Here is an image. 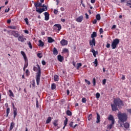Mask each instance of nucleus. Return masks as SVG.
Instances as JSON below:
<instances>
[{
    "label": "nucleus",
    "mask_w": 131,
    "mask_h": 131,
    "mask_svg": "<svg viewBox=\"0 0 131 131\" xmlns=\"http://www.w3.org/2000/svg\"><path fill=\"white\" fill-rule=\"evenodd\" d=\"M34 6L36 8V10H39L38 9V7H42V3H34Z\"/></svg>",
    "instance_id": "13"
},
{
    "label": "nucleus",
    "mask_w": 131,
    "mask_h": 131,
    "mask_svg": "<svg viewBox=\"0 0 131 131\" xmlns=\"http://www.w3.org/2000/svg\"><path fill=\"white\" fill-rule=\"evenodd\" d=\"M28 45L29 46L30 49H32V45L31 44V42L30 41L28 42Z\"/></svg>",
    "instance_id": "41"
},
{
    "label": "nucleus",
    "mask_w": 131,
    "mask_h": 131,
    "mask_svg": "<svg viewBox=\"0 0 131 131\" xmlns=\"http://www.w3.org/2000/svg\"><path fill=\"white\" fill-rule=\"evenodd\" d=\"M118 123L121 127H123V123L126 122L127 120V115L125 113H121L119 112L118 114Z\"/></svg>",
    "instance_id": "2"
},
{
    "label": "nucleus",
    "mask_w": 131,
    "mask_h": 131,
    "mask_svg": "<svg viewBox=\"0 0 131 131\" xmlns=\"http://www.w3.org/2000/svg\"><path fill=\"white\" fill-rule=\"evenodd\" d=\"M9 11H10V8H9L8 9V10L6 9L5 11V13H8V12H9Z\"/></svg>",
    "instance_id": "61"
},
{
    "label": "nucleus",
    "mask_w": 131,
    "mask_h": 131,
    "mask_svg": "<svg viewBox=\"0 0 131 131\" xmlns=\"http://www.w3.org/2000/svg\"><path fill=\"white\" fill-rule=\"evenodd\" d=\"M100 93H97L96 94V97L97 99H99V98H100Z\"/></svg>",
    "instance_id": "43"
},
{
    "label": "nucleus",
    "mask_w": 131,
    "mask_h": 131,
    "mask_svg": "<svg viewBox=\"0 0 131 131\" xmlns=\"http://www.w3.org/2000/svg\"><path fill=\"white\" fill-rule=\"evenodd\" d=\"M50 121H52V118L51 117H49L46 120V123L49 124Z\"/></svg>",
    "instance_id": "30"
},
{
    "label": "nucleus",
    "mask_w": 131,
    "mask_h": 131,
    "mask_svg": "<svg viewBox=\"0 0 131 131\" xmlns=\"http://www.w3.org/2000/svg\"><path fill=\"white\" fill-rule=\"evenodd\" d=\"M70 126H71V127H73V122H71L70 123Z\"/></svg>",
    "instance_id": "60"
},
{
    "label": "nucleus",
    "mask_w": 131,
    "mask_h": 131,
    "mask_svg": "<svg viewBox=\"0 0 131 131\" xmlns=\"http://www.w3.org/2000/svg\"><path fill=\"white\" fill-rule=\"evenodd\" d=\"M124 106L123 101L121 100L120 98H117L114 99V104H111V107L113 111H117L119 108H121V106Z\"/></svg>",
    "instance_id": "1"
},
{
    "label": "nucleus",
    "mask_w": 131,
    "mask_h": 131,
    "mask_svg": "<svg viewBox=\"0 0 131 131\" xmlns=\"http://www.w3.org/2000/svg\"><path fill=\"white\" fill-rule=\"evenodd\" d=\"M82 20H83V16L82 15L79 16L76 19V22H78L79 23H81V22H82Z\"/></svg>",
    "instance_id": "9"
},
{
    "label": "nucleus",
    "mask_w": 131,
    "mask_h": 131,
    "mask_svg": "<svg viewBox=\"0 0 131 131\" xmlns=\"http://www.w3.org/2000/svg\"><path fill=\"white\" fill-rule=\"evenodd\" d=\"M9 28H10V29H16L17 27L15 26H10Z\"/></svg>",
    "instance_id": "49"
},
{
    "label": "nucleus",
    "mask_w": 131,
    "mask_h": 131,
    "mask_svg": "<svg viewBox=\"0 0 131 131\" xmlns=\"http://www.w3.org/2000/svg\"><path fill=\"white\" fill-rule=\"evenodd\" d=\"M126 6H129V8H131V0H129L127 2Z\"/></svg>",
    "instance_id": "38"
},
{
    "label": "nucleus",
    "mask_w": 131,
    "mask_h": 131,
    "mask_svg": "<svg viewBox=\"0 0 131 131\" xmlns=\"http://www.w3.org/2000/svg\"><path fill=\"white\" fill-rule=\"evenodd\" d=\"M38 42V47H43V46H45V43H43V42H42L41 40H39Z\"/></svg>",
    "instance_id": "21"
},
{
    "label": "nucleus",
    "mask_w": 131,
    "mask_h": 131,
    "mask_svg": "<svg viewBox=\"0 0 131 131\" xmlns=\"http://www.w3.org/2000/svg\"><path fill=\"white\" fill-rule=\"evenodd\" d=\"M41 63L42 65H46V61L45 60H42Z\"/></svg>",
    "instance_id": "63"
},
{
    "label": "nucleus",
    "mask_w": 131,
    "mask_h": 131,
    "mask_svg": "<svg viewBox=\"0 0 131 131\" xmlns=\"http://www.w3.org/2000/svg\"><path fill=\"white\" fill-rule=\"evenodd\" d=\"M53 125L54 126H58V120H55L53 122Z\"/></svg>",
    "instance_id": "33"
},
{
    "label": "nucleus",
    "mask_w": 131,
    "mask_h": 131,
    "mask_svg": "<svg viewBox=\"0 0 131 131\" xmlns=\"http://www.w3.org/2000/svg\"><path fill=\"white\" fill-rule=\"evenodd\" d=\"M99 32L100 34H102V33H103V32H104V31L103 30L102 28H100L99 30Z\"/></svg>",
    "instance_id": "51"
},
{
    "label": "nucleus",
    "mask_w": 131,
    "mask_h": 131,
    "mask_svg": "<svg viewBox=\"0 0 131 131\" xmlns=\"http://www.w3.org/2000/svg\"><path fill=\"white\" fill-rule=\"evenodd\" d=\"M119 39L116 38L113 40V41L112 43V48L113 50L115 49V48L117 47V45L119 43Z\"/></svg>",
    "instance_id": "4"
},
{
    "label": "nucleus",
    "mask_w": 131,
    "mask_h": 131,
    "mask_svg": "<svg viewBox=\"0 0 131 131\" xmlns=\"http://www.w3.org/2000/svg\"><path fill=\"white\" fill-rule=\"evenodd\" d=\"M91 52L93 53L94 57L96 58V55H98V51H95V49H91Z\"/></svg>",
    "instance_id": "15"
},
{
    "label": "nucleus",
    "mask_w": 131,
    "mask_h": 131,
    "mask_svg": "<svg viewBox=\"0 0 131 131\" xmlns=\"http://www.w3.org/2000/svg\"><path fill=\"white\" fill-rule=\"evenodd\" d=\"M73 65L74 67H76V63L75 61H73Z\"/></svg>",
    "instance_id": "62"
},
{
    "label": "nucleus",
    "mask_w": 131,
    "mask_h": 131,
    "mask_svg": "<svg viewBox=\"0 0 131 131\" xmlns=\"http://www.w3.org/2000/svg\"><path fill=\"white\" fill-rule=\"evenodd\" d=\"M114 124H112H112H110V125H107V129H109V130H110V129H111L112 128V127L113 126V125H114Z\"/></svg>",
    "instance_id": "29"
},
{
    "label": "nucleus",
    "mask_w": 131,
    "mask_h": 131,
    "mask_svg": "<svg viewBox=\"0 0 131 131\" xmlns=\"http://www.w3.org/2000/svg\"><path fill=\"white\" fill-rule=\"evenodd\" d=\"M37 68L34 67L33 68V70L34 71H37L38 72L36 73V83L37 85H39V82L40 81V76L41 75V71L40 70V67H39V65L37 64Z\"/></svg>",
    "instance_id": "3"
},
{
    "label": "nucleus",
    "mask_w": 131,
    "mask_h": 131,
    "mask_svg": "<svg viewBox=\"0 0 131 131\" xmlns=\"http://www.w3.org/2000/svg\"><path fill=\"white\" fill-rule=\"evenodd\" d=\"M6 113H7L6 117H8V116H9V114L10 113V108L8 107L7 108Z\"/></svg>",
    "instance_id": "34"
},
{
    "label": "nucleus",
    "mask_w": 131,
    "mask_h": 131,
    "mask_svg": "<svg viewBox=\"0 0 131 131\" xmlns=\"http://www.w3.org/2000/svg\"><path fill=\"white\" fill-rule=\"evenodd\" d=\"M24 20L25 21L26 24L27 25H28V24L29 23V22H28V18H26L24 19Z\"/></svg>",
    "instance_id": "47"
},
{
    "label": "nucleus",
    "mask_w": 131,
    "mask_h": 131,
    "mask_svg": "<svg viewBox=\"0 0 131 131\" xmlns=\"http://www.w3.org/2000/svg\"><path fill=\"white\" fill-rule=\"evenodd\" d=\"M32 82V88H35V80H33Z\"/></svg>",
    "instance_id": "40"
},
{
    "label": "nucleus",
    "mask_w": 131,
    "mask_h": 131,
    "mask_svg": "<svg viewBox=\"0 0 131 131\" xmlns=\"http://www.w3.org/2000/svg\"><path fill=\"white\" fill-rule=\"evenodd\" d=\"M89 43H90V46H93V45L94 46H96V40H95V38L92 39V40L90 41Z\"/></svg>",
    "instance_id": "14"
},
{
    "label": "nucleus",
    "mask_w": 131,
    "mask_h": 131,
    "mask_svg": "<svg viewBox=\"0 0 131 131\" xmlns=\"http://www.w3.org/2000/svg\"><path fill=\"white\" fill-rule=\"evenodd\" d=\"M57 28V30L58 31H60V30H61V29H62V27L61 26V25H60V24H55L54 26L53 29H54V30H56Z\"/></svg>",
    "instance_id": "6"
},
{
    "label": "nucleus",
    "mask_w": 131,
    "mask_h": 131,
    "mask_svg": "<svg viewBox=\"0 0 131 131\" xmlns=\"http://www.w3.org/2000/svg\"><path fill=\"white\" fill-rule=\"evenodd\" d=\"M94 24H96L97 23V19H94L93 21Z\"/></svg>",
    "instance_id": "64"
},
{
    "label": "nucleus",
    "mask_w": 131,
    "mask_h": 131,
    "mask_svg": "<svg viewBox=\"0 0 131 131\" xmlns=\"http://www.w3.org/2000/svg\"><path fill=\"white\" fill-rule=\"evenodd\" d=\"M93 63H94L95 67H97L98 66V59L96 58Z\"/></svg>",
    "instance_id": "35"
},
{
    "label": "nucleus",
    "mask_w": 131,
    "mask_h": 131,
    "mask_svg": "<svg viewBox=\"0 0 131 131\" xmlns=\"http://www.w3.org/2000/svg\"><path fill=\"white\" fill-rule=\"evenodd\" d=\"M56 89V84L53 83L51 85V90H55Z\"/></svg>",
    "instance_id": "39"
},
{
    "label": "nucleus",
    "mask_w": 131,
    "mask_h": 131,
    "mask_svg": "<svg viewBox=\"0 0 131 131\" xmlns=\"http://www.w3.org/2000/svg\"><path fill=\"white\" fill-rule=\"evenodd\" d=\"M40 55H41V53H37V56L38 58L41 59V58H42V56H40Z\"/></svg>",
    "instance_id": "48"
},
{
    "label": "nucleus",
    "mask_w": 131,
    "mask_h": 131,
    "mask_svg": "<svg viewBox=\"0 0 131 131\" xmlns=\"http://www.w3.org/2000/svg\"><path fill=\"white\" fill-rule=\"evenodd\" d=\"M28 67V60H27L25 61V65L23 68L24 71H25V69H26V68H27Z\"/></svg>",
    "instance_id": "19"
},
{
    "label": "nucleus",
    "mask_w": 131,
    "mask_h": 131,
    "mask_svg": "<svg viewBox=\"0 0 131 131\" xmlns=\"http://www.w3.org/2000/svg\"><path fill=\"white\" fill-rule=\"evenodd\" d=\"M81 66H82V64H81V63H78L76 65V69L78 70L79 69V68L81 67Z\"/></svg>",
    "instance_id": "32"
},
{
    "label": "nucleus",
    "mask_w": 131,
    "mask_h": 131,
    "mask_svg": "<svg viewBox=\"0 0 131 131\" xmlns=\"http://www.w3.org/2000/svg\"><path fill=\"white\" fill-rule=\"evenodd\" d=\"M24 32H25V33H26L27 34H28L29 33V31H28V30H25Z\"/></svg>",
    "instance_id": "58"
},
{
    "label": "nucleus",
    "mask_w": 131,
    "mask_h": 131,
    "mask_svg": "<svg viewBox=\"0 0 131 131\" xmlns=\"http://www.w3.org/2000/svg\"><path fill=\"white\" fill-rule=\"evenodd\" d=\"M10 34L11 35H13L14 37H18L19 34V32L18 31H9Z\"/></svg>",
    "instance_id": "5"
},
{
    "label": "nucleus",
    "mask_w": 131,
    "mask_h": 131,
    "mask_svg": "<svg viewBox=\"0 0 131 131\" xmlns=\"http://www.w3.org/2000/svg\"><path fill=\"white\" fill-rule=\"evenodd\" d=\"M100 115H99L98 113H97V121L96 123H99L100 122Z\"/></svg>",
    "instance_id": "26"
},
{
    "label": "nucleus",
    "mask_w": 131,
    "mask_h": 131,
    "mask_svg": "<svg viewBox=\"0 0 131 131\" xmlns=\"http://www.w3.org/2000/svg\"><path fill=\"white\" fill-rule=\"evenodd\" d=\"M18 40L21 41V42H24L26 40V38H24V35L19 36L18 37Z\"/></svg>",
    "instance_id": "7"
},
{
    "label": "nucleus",
    "mask_w": 131,
    "mask_h": 131,
    "mask_svg": "<svg viewBox=\"0 0 131 131\" xmlns=\"http://www.w3.org/2000/svg\"><path fill=\"white\" fill-rule=\"evenodd\" d=\"M36 108H39V106H38V100L37 99H36Z\"/></svg>",
    "instance_id": "52"
},
{
    "label": "nucleus",
    "mask_w": 131,
    "mask_h": 131,
    "mask_svg": "<svg viewBox=\"0 0 131 131\" xmlns=\"http://www.w3.org/2000/svg\"><path fill=\"white\" fill-rule=\"evenodd\" d=\"M55 41V40L53 39L51 37H48V42L50 43H52V42H54Z\"/></svg>",
    "instance_id": "20"
},
{
    "label": "nucleus",
    "mask_w": 131,
    "mask_h": 131,
    "mask_svg": "<svg viewBox=\"0 0 131 131\" xmlns=\"http://www.w3.org/2000/svg\"><path fill=\"white\" fill-rule=\"evenodd\" d=\"M26 73L27 75H29V70H26Z\"/></svg>",
    "instance_id": "59"
},
{
    "label": "nucleus",
    "mask_w": 131,
    "mask_h": 131,
    "mask_svg": "<svg viewBox=\"0 0 131 131\" xmlns=\"http://www.w3.org/2000/svg\"><path fill=\"white\" fill-rule=\"evenodd\" d=\"M63 52H64L65 53H68V49H66V48H64L63 49Z\"/></svg>",
    "instance_id": "57"
},
{
    "label": "nucleus",
    "mask_w": 131,
    "mask_h": 131,
    "mask_svg": "<svg viewBox=\"0 0 131 131\" xmlns=\"http://www.w3.org/2000/svg\"><path fill=\"white\" fill-rule=\"evenodd\" d=\"M86 19H89L90 17H89V15L88 13H85Z\"/></svg>",
    "instance_id": "55"
},
{
    "label": "nucleus",
    "mask_w": 131,
    "mask_h": 131,
    "mask_svg": "<svg viewBox=\"0 0 131 131\" xmlns=\"http://www.w3.org/2000/svg\"><path fill=\"white\" fill-rule=\"evenodd\" d=\"M66 114L67 115H68V116H71L72 115V113L70 111L68 110L66 112Z\"/></svg>",
    "instance_id": "31"
},
{
    "label": "nucleus",
    "mask_w": 131,
    "mask_h": 131,
    "mask_svg": "<svg viewBox=\"0 0 131 131\" xmlns=\"http://www.w3.org/2000/svg\"><path fill=\"white\" fill-rule=\"evenodd\" d=\"M102 84H106V79H104L102 80Z\"/></svg>",
    "instance_id": "53"
},
{
    "label": "nucleus",
    "mask_w": 131,
    "mask_h": 131,
    "mask_svg": "<svg viewBox=\"0 0 131 131\" xmlns=\"http://www.w3.org/2000/svg\"><path fill=\"white\" fill-rule=\"evenodd\" d=\"M9 97H13V98H14V97H15L14 95V93H13L12 90H9Z\"/></svg>",
    "instance_id": "25"
},
{
    "label": "nucleus",
    "mask_w": 131,
    "mask_h": 131,
    "mask_svg": "<svg viewBox=\"0 0 131 131\" xmlns=\"http://www.w3.org/2000/svg\"><path fill=\"white\" fill-rule=\"evenodd\" d=\"M92 117H93V115H89V116H88V120L90 121L92 119Z\"/></svg>",
    "instance_id": "45"
},
{
    "label": "nucleus",
    "mask_w": 131,
    "mask_h": 131,
    "mask_svg": "<svg viewBox=\"0 0 131 131\" xmlns=\"http://www.w3.org/2000/svg\"><path fill=\"white\" fill-rule=\"evenodd\" d=\"M60 43L62 46H67V45H68V41L63 39L60 41Z\"/></svg>",
    "instance_id": "12"
},
{
    "label": "nucleus",
    "mask_w": 131,
    "mask_h": 131,
    "mask_svg": "<svg viewBox=\"0 0 131 131\" xmlns=\"http://www.w3.org/2000/svg\"><path fill=\"white\" fill-rule=\"evenodd\" d=\"M93 85L95 86L96 85V78H94L93 79Z\"/></svg>",
    "instance_id": "46"
},
{
    "label": "nucleus",
    "mask_w": 131,
    "mask_h": 131,
    "mask_svg": "<svg viewBox=\"0 0 131 131\" xmlns=\"http://www.w3.org/2000/svg\"><path fill=\"white\" fill-rule=\"evenodd\" d=\"M13 114H14V119H15V118H16V115H17V108L14 107Z\"/></svg>",
    "instance_id": "22"
},
{
    "label": "nucleus",
    "mask_w": 131,
    "mask_h": 131,
    "mask_svg": "<svg viewBox=\"0 0 131 131\" xmlns=\"http://www.w3.org/2000/svg\"><path fill=\"white\" fill-rule=\"evenodd\" d=\"M82 103H86V98L83 97L82 98Z\"/></svg>",
    "instance_id": "42"
},
{
    "label": "nucleus",
    "mask_w": 131,
    "mask_h": 131,
    "mask_svg": "<svg viewBox=\"0 0 131 131\" xmlns=\"http://www.w3.org/2000/svg\"><path fill=\"white\" fill-rule=\"evenodd\" d=\"M44 15L45 16V20H46V21L49 20L50 19V14H49V12H45Z\"/></svg>",
    "instance_id": "10"
},
{
    "label": "nucleus",
    "mask_w": 131,
    "mask_h": 131,
    "mask_svg": "<svg viewBox=\"0 0 131 131\" xmlns=\"http://www.w3.org/2000/svg\"><path fill=\"white\" fill-rule=\"evenodd\" d=\"M15 126V123L14 122H11L10 124V126L9 128V130L11 131L13 128H14V127Z\"/></svg>",
    "instance_id": "23"
},
{
    "label": "nucleus",
    "mask_w": 131,
    "mask_h": 131,
    "mask_svg": "<svg viewBox=\"0 0 131 131\" xmlns=\"http://www.w3.org/2000/svg\"><path fill=\"white\" fill-rule=\"evenodd\" d=\"M54 13L55 15H57V14H58V10H57L56 9H54Z\"/></svg>",
    "instance_id": "54"
},
{
    "label": "nucleus",
    "mask_w": 131,
    "mask_h": 131,
    "mask_svg": "<svg viewBox=\"0 0 131 131\" xmlns=\"http://www.w3.org/2000/svg\"><path fill=\"white\" fill-rule=\"evenodd\" d=\"M85 82L86 83H87V84H88L89 85H90V84H91V82L89 80H88L87 79H85Z\"/></svg>",
    "instance_id": "44"
},
{
    "label": "nucleus",
    "mask_w": 131,
    "mask_h": 131,
    "mask_svg": "<svg viewBox=\"0 0 131 131\" xmlns=\"http://www.w3.org/2000/svg\"><path fill=\"white\" fill-rule=\"evenodd\" d=\"M58 50H57V48H54L53 49V54L54 55H58Z\"/></svg>",
    "instance_id": "28"
},
{
    "label": "nucleus",
    "mask_w": 131,
    "mask_h": 131,
    "mask_svg": "<svg viewBox=\"0 0 131 131\" xmlns=\"http://www.w3.org/2000/svg\"><path fill=\"white\" fill-rule=\"evenodd\" d=\"M110 46H111L110 43H107L106 44V47L107 49H109V48H110Z\"/></svg>",
    "instance_id": "56"
},
{
    "label": "nucleus",
    "mask_w": 131,
    "mask_h": 131,
    "mask_svg": "<svg viewBox=\"0 0 131 131\" xmlns=\"http://www.w3.org/2000/svg\"><path fill=\"white\" fill-rule=\"evenodd\" d=\"M54 80L55 81H58V80H59V76H58V75H55L54 76Z\"/></svg>",
    "instance_id": "36"
},
{
    "label": "nucleus",
    "mask_w": 131,
    "mask_h": 131,
    "mask_svg": "<svg viewBox=\"0 0 131 131\" xmlns=\"http://www.w3.org/2000/svg\"><path fill=\"white\" fill-rule=\"evenodd\" d=\"M96 18L97 21H100V20H101V15H100V14H98L97 15H96Z\"/></svg>",
    "instance_id": "27"
},
{
    "label": "nucleus",
    "mask_w": 131,
    "mask_h": 131,
    "mask_svg": "<svg viewBox=\"0 0 131 131\" xmlns=\"http://www.w3.org/2000/svg\"><path fill=\"white\" fill-rule=\"evenodd\" d=\"M43 8H45L46 11H48V7L46 5H45V4H43V5H42V6Z\"/></svg>",
    "instance_id": "50"
},
{
    "label": "nucleus",
    "mask_w": 131,
    "mask_h": 131,
    "mask_svg": "<svg viewBox=\"0 0 131 131\" xmlns=\"http://www.w3.org/2000/svg\"><path fill=\"white\" fill-rule=\"evenodd\" d=\"M57 59L59 62H62L63 60H64V57L62 55H59L57 56Z\"/></svg>",
    "instance_id": "16"
},
{
    "label": "nucleus",
    "mask_w": 131,
    "mask_h": 131,
    "mask_svg": "<svg viewBox=\"0 0 131 131\" xmlns=\"http://www.w3.org/2000/svg\"><path fill=\"white\" fill-rule=\"evenodd\" d=\"M45 11H47L46 10V7H43L42 9L40 8L36 10V12H37L39 14H41V13H42V12H45Z\"/></svg>",
    "instance_id": "11"
},
{
    "label": "nucleus",
    "mask_w": 131,
    "mask_h": 131,
    "mask_svg": "<svg viewBox=\"0 0 131 131\" xmlns=\"http://www.w3.org/2000/svg\"><path fill=\"white\" fill-rule=\"evenodd\" d=\"M20 53L22 55V56H23L25 61L28 60V59H27V57L26 56V54H25V52H24V51H21Z\"/></svg>",
    "instance_id": "18"
},
{
    "label": "nucleus",
    "mask_w": 131,
    "mask_h": 131,
    "mask_svg": "<svg viewBox=\"0 0 131 131\" xmlns=\"http://www.w3.org/2000/svg\"><path fill=\"white\" fill-rule=\"evenodd\" d=\"M95 37H97V32H93L91 35V38L92 39H94V38H95Z\"/></svg>",
    "instance_id": "24"
},
{
    "label": "nucleus",
    "mask_w": 131,
    "mask_h": 131,
    "mask_svg": "<svg viewBox=\"0 0 131 131\" xmlns=\"http://www.w3.org/2000/svg\"><path fill=\"white\" fill-rule=\"evenodd\" d=\"M123 125L124 127L125 128H126L127 129V128H129V123H128V122H125V123H123Z\"/></svg>",
    "instance_id": "17"
},
{
    "label": "nucleus",
    "mask_w": 131,
    "mask_h": 131,
    "mask_svg": "<svg viewBox=\"0 0 131 131\" xmlns=\"http://www.w3.org/2000/svg\"><path fill=\"white\" fill-rule=\"evenodd\" d=\"M108 119L110 121H112V124H114V123H115V120L114 119V117H113V116L110 115L108 117Z\"/></svg>",
    "instance_id": "8"
},
{
    "label": "nucleus",
    "mask_w": 131,
    "mask_h": 131,
    "mask_svg": "<svg viewBox=\"0 0 131 131\" xmlns=\"http://www.w3.org/2000/svg\"><path fill=\"white\" fill-rule=\"evenodd\" d=\"M68 122V119L67 118H66V120L64 121V126H66V125H67Z\"/></svg>",
    "instance_id": "37"
}]
</instances>
